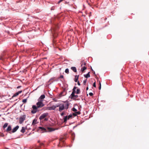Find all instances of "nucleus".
<instances>
[{"mask_svg":"<svg viewBox=\"0 0 149 149\" xmlns=\"http://www.w3.org/2000/svg\"><path fill=\"white\" fill-rule=\"evenodd\" d=\"M79 75H76L75 76L74 81L75 82H77L78 81Z\"/></svg>","mask_w":149,"mask_h":149,"instance_id":"nucleus-17","label":"nucleus"},{"mask_svg":"<svg viewBox=\"0 0 149 149\" xmlns=\"http://www.w3.org/2000/svg\"><path fill=\"white\" fill-rule=\"evenodd\" d=\"M63 119L64 120L63 122L64 123H66V122H67V120H68V116H65L63 118Z\"/></svg>","mask_w":149,"mask_h":149,"instance_id":"nucleus-15","label":"nucleus"},{"mask_svg":"<svg viewBox=\"0 0 149 149\" xmlns=\"http://www.w3.org/2000/svg\"><path fill=\"white\" fill-rule=\"evenodd\" d=\"M32 108L33 110L31 111V113L33 114H34L36 113L37 111H38V108L37 106L35 105L32 106Z\"/></svg>","mask_w":149,"mask_h":149,"instance_id":"nucleus-4","label":"nucleus"},{"mask_svg":"<svg viewBox=\"0 0 149 149\" xmlns=\"http://www.w3.org/2000/svg\"><path fill=\"white\" fill-rule=\"evenodd\" d=\"M27 98L26 99H25L23 100L22 102L24 103H26L27 102Z\"/></svg>","mask_w":149,"mask_h":149,"instance_id":"nucleus-24","label":"nucleus"},{"mask_svg":"<svg viewBox=\"0 0 149 149\" xmlns=\"http://www.w3.org/2000/svg\"><path fill=\"white\" fill-rule=\"evenodd\" d=\"M26 128L24 127H22V129L21 130V132L24 133L25 132Z\"/></svg>","mask_w":149,"mask_h":149,"instance_id":"nucleus-14","label":"nucleus"},{"mask_svg":"<svg viewBox=\"0 0 149 149\" xmlns=\"http://www.w3.org/2000/svg\"><path fill=\"white\" fill-rule=\"evenodd\" d=\"M3 58H2V57H0V60H3Z\"/></svg>","mask_w":149,"mask_h":149,"instance_id":"nucleus-47","label":"nucleus"},{"mask_svg":"<svg viewBox=\"0 0 149 149\" xmlns=\"http://www.w3.org/2000/svg\"><path fill=\"white\" fill-rule=\"evenodd\" d=\"M72 115L73 116H75L77 115V114H76V113L75 112L74 113H73Z\"/></svg>","mask_w":149,"mask_h":149,"instance_id":"nucleus-36","label":"nucleus"},{"mask_svg":"<svg viewBox=\"0 0 149 149\" xmlns=\"http://www.w3.org/2000/svg\"><path fill=\"white\" fill-rule=\"evenodd\" d=\"M69 105V103L68 102H67L65 104H60L59 107V111L60 112H61L63 109L67 110L68 108Z\"/></svg>","mask_w":149,"mask_h":149,"instance_id":"nucleus-1","label":"nucleus"},{"mask_svg":"<svg viewBox=\"0 0 149 149\" xmlns=\"http://www.w3.org/2000/svg\"><path fill=\"white\" fill-rule=\"evenodd\" d=\"M40 146H44V144L43 143H41L40 144Z\"/></svg>","mask_w":149,"mask_h":149,"instance_id":"nucleus-37","label":"nucleus"},{"mask_svg":"<svg viewBox=\"0 0 149 149\" xmlns=\"http://www.w3.org/2000/svg\"><path fill=\"white\" fill-rule=\"evenodd\" d=\"M65 72L66 73H68L69 72V69L68 68L66 69L65 70Z\"/></svg>","mask_w":149,"mask_h":149,"instance_id":"nucleus-26","label":"nucleus"},{"mask_svg":"<svg viewBox=\"0 0 149 149\" xmlns=\"http://www.w3.org/2000/svg\"><path fill=\"white\" fill-rule=\"evenodd\" d=\"M101 83L100 82V81H99V89L100 90L101 89Z\"/></svg>","mask_w":149,"mask_h":149,"instance_id":"nucleus-29","label":"nucleus"},{"mask_svg":"<svg viewBox=\"0 0 149 149\" xmlns=\"http://www.w3.org/2000/svg\"><path fill=\"white\" fill-rule=\"evenodd\" d=\"M90 72H89L87 74L84 75V76L86 78H88L90 77V74H89Z\"/></svg>","mask_w":149,"mask_h":149,"instance_id":"nucleus-13","label":"nucleus"},{"mask_svg":"<svg viewBox=\"0 0 149 149\" xmlns=\"http://www.w3.org/2000/svg\"><path fill=\"white\" fill-rule=\"evenodd\" d=\"M38 101L36 104V105L38 108H40L44 107L45 104L42 102L43 100Z\"/></svg>","mask_w":149,"mask_h":149,"instance_id":"nucleus-3","label":"nucleus"},{"mask_svg":"<svg viewBox=\"0 0 149 149\" xmlns=\"http://www.w3.org/2000/svg\"><path fill=\"white\" fill-rule=\"evenodd\" d=\"M75 113H76V114H77V115H79L81 114V112L79 111H77Z\"/></svg>","mask_w":149,"mask_h":149,"instance_id":"nucleus-31","label":"nucleus"},{"mask_svg":"<svg viewBox=\"0 0 149 149\" xmlns=\"http://www.w3.org/2000/svg\"><path fill=\"white\" fill-rule=\"evenodd\" d=\"M62 93H61L60 94V95H62Z\"/></svg>","mask_w":149,"mask_h":149,"instance_id":"nucleus-49","label":"nucleus"},{"mask_svg":"<svg viewBox=\"0 0 149 149\" xmlns=\"http://www.w3.org/2000/svg\"><path fill=\"white\" fill-rule=\"evenodd\" d=\"M38 128L39 129L41 130V131H45V132L48 131L50 132L54 131L55 130V129L49 127H48L47 128V130H46V129L45 128L43 127L40 126Z\"/></svg>","mask_w":149,"mask_h":149,"instance_id":"nucleus-2","label":"nucleus"},{"mask_svg":"<svg viewBox=\"0 0 149 149\" xmlns=\"http://www.w3.org/2000/svg\"><path fill=\"white\" fill-rule=\"evenodd\" d=\"M86 81H87L86 79H85L83 81V84L84 85H85L86 84Z\"/></svg>","mask_w":149,"mask_h":149,"instance_id":"nucleus-30","label":"nucleus"},{"mask_svg":"<svg viewBox=\"0 0 149 149\" xmlns=\"http://www.w3.org/2000/svg\"><path fill=\"white\" fill-rule=\"evenodd\" d=\"M62 1H61V0H60L58 2V3H60Z\"/></svg>","mask_w":149,"mask_h":149,"instance_id":"nucleus-46","label":"nucleus"},{"mask_svg":"<svg viewBox=\"0 0 149 149\" xmlns=\"http://www.w3.org/2000/svg\"><path fill=\"white\" fill-rule=\"evenodd\" d=\"M54 79H55L54 77L52 78L49 79V81H50L52 80H54Z\"/></svg>","mask_w":149,"mask_h":149,"instance_id":"nucleus-38","label":"nucleus"},{"mask_svg":"<svg viewBox=\"0 0 149 149\" xmlns=\"http://www.w3.org/2000/svg\"><path fill=\"white\" fill-rule=\"evenodd\" d=\"M53 100H54V101H55V102H56L57 101V100L55 99V98H54L53 99Z\"/></svg>","mask_w":149,"mask_h":149,"instance_id":"nucleus-45","label":"nucleus"},{"mask_svg":"<svg viewBox=\"0 0 149 149\" xmlns=\"http://www.w3.org/2000/svg\"><path fill=\"white\" fill-rule=\"evenodd\" d=\"M63 0H61V1H62Z\"/></svg>","mask_w":149,"mask_h":149,"instance_id":"nucleus-50","label":"nucleus"},{"mask_svg":"<svg viewBox=\"0 0 149 149\" xmlns=\"http://www.w3.org/2000/svg\"><path fill=\"white\" fill-rule=\"evenodd\" d=\"M55 108L54 105H53L52 106L49 107H44L42 108V110H54L55 109Z\"/></svg>","mask_w":149,"mask_h":149,"instance_id":"nucleus-5","label":"nucleus"},{"mask_svg":"<svg viewBox=\"0 0 149 149\" xmlns=\"http://www.w3.org/2000/svg\"><path fill=\"white\" fill-rule=\"evenodd\" d=\"M26 118V116L25 115L21 116L19 119V122L20 124H22L25 120Z\"/></svg>","mask_w":149,"mask_h":149,"instance_id":"nucleus-6","label":"nucleus"},{"mask_svg":"<svg viewBox=\"0 0 149 149\" xmlns=\"http://www.w3.org/2000/svg\"><path fill=\"white\" fill-rule=\"evenodd\" d=\"M48 113L47 112L42 114L39 117V119L40 120H41L45 118L48 116Z\"/></svg>","mask_w":149,"mask_h":149,"instance_id":"nucleus-7","label":"nucleus"},{"mask_svg":"<svg viewBox=\"0 0 149 149\" xmlns=\"http://www.w3.org/2000/svg\"><path fill=\"white\" fill-rule=\"evenodd\" d=\"M44 119H45V121H47L48 120V118H45Z\"/></svg>","mask_w":149,"mask_h":149,"instance_id":"nucleus-43","label":"nucleus"},{"mask_svg":"<svg viewBox=\"0 0 149 149\" xmlns=\"http://www.w3.org/2000/svg\"><path fill=\"white\" fill-rule=\"evenodd\" d=\"M77 87H76L75 86H74L72 89L75 90L77 88Z\"/></svg>","mask_w":149,"mask_h":149,"instance_id":"nucleus-41","label":"nucleus"},{"mask_svg":"<svg viewBox=\"0 0 149 149\" xmlns=\"http://www.w3.org/2000/svg\"><path fill=\"white\" fill-rule=\"evenodd\" d=\"M91 70H92V71H93V73L94 74H95V72L94 71V70H93V69H92V68H91Z\"/></svg>","mask_w":149,"mask_h":149,"instance_id":"nucleus-42","label":"nucleus"},{"mask_svg":"<svg viewBox=\"0 0 149 149\" xmlns=\"http://www.w3.org/2000/svg\"><path fill=\"white\" fill-rule=\"evenodd\" d=\"M89 95L91 96H92L93 95V94L92 93L90 92L89 93Z\"/></svg>","mask_w":149,"mask_h":149,"instance_id":"nucleus-33","label":"nucleus"},{"mask_svg":"<svg viewBox=\"0 0 149 149\" xmlns=\"http://www.w3.org/2000/svg\"><path fill=\"white\" fill-rule=\"evenodd\" d=\"M55 9V7L53 6L51 8V10H54Z\"/></svg>","mask_w":149,"mask_h":149,"instance_id":"nucleus-34","label":"nucleus"},{"mask_svg":"<svg viewBox=\"0 0 149 149\" xmlns=\"http://www.w3.org/2000/svg\"><path fill=\"white\" fill-rule=\"evenodd\" d=\"M21 87V86H18L17 87V88H19Z\"/></svg>","mask_w":149,"mask_h":149,"instance_id":"nucleus-44","label":"nucleus"},{"mask_svg":"<svg viewBox=\"0 0 149 149\" xmlns=\"http://www.w3.org/2000/svg\"><path fill=\"white\" fill-rule=\"evenodd\" d=\"M78 97V95H75V94H74L72 95H70L69 96V98L73 100H75Z\"/></svg>","mask_w":149,"mask_h":149,"instance_id":"nucleus-8","label":"nucleus"},{"mask_svg":"<svg viewBox=\"0 0 149 149\" xmlns=\"http://www.w3.org/2000/svg\"><path fill=\"white\" fill-rule=\"evenodd\" d=\"M63 78V75H61L60 77L58 78L59 79Z\"/></svg>","mask_w":149,"mask_h":149,"instance_id":"nucleus-32","label":"nucleus"},{"mask_svg":"<svg viewBox=\"0 0 149 149\" xmlns=\"http://www.w3.org/2000/svg\"><path fill=\"white\" fill-rule=\"evenodd\" d=\"M81 63V66H82H82L83 65H85L86 64V63L85 62H84V61H82Z\"/></svg>","mask_w":149,"mask_h":149,"instance_id":"nucleus-23","label":"nucleus"},{"mask_svg":"<svg viewBox=\"0 0 149 149\" xmlns=\"http://www.w3.org/2000/svg\"><path fill=\"white\" fill-rule=\"evenodd\" d=\"M64 112H62V113L61 114V116H63V115H64Z\"/></svg>","mask_w":149,"mask_h":149,"instance_id":"nucleus-39","label":"nucleus"},{"mask_svg":"<svg viewBox=\"0 0 149 149\" xmlns=\"http://www.w3.org/2000/svg\"><path fill=\"white\" fill-rule=\"evenodd\" d=\"M87 69V68L85 66H84L82 67L81 69V71L82 72H84V71Z\"/></svg>","mask_w":149,"mask_h":149,"instance_id":"nucleus-18","label":"nucleus"},{"mask_svg":"<svg viewBox=\"0 0 149 149\" xmlns=\"http://www.w3.org/2000/svg\"><path fill=\"white\" fill-rule=\"evenodd\" d=\"M22 91H18L17 92H16L15 94H14L13 95V97H15L17 95H18L19 94L22 93Z\"/></svg>","mask_w":149,"mask_h":149,"instance_id":"nucleus-10","label":"nucleus"},{"mask_svg":"<svg viewBox=\"0 0 149 149\" xmlns=\"http://www.w3.org/2000/svg\"><path fill=\"white\" fill-rule=\"evenodd\" d=\"M71 69L74 71V72H77V69L75 67H71Z\"/></svg>","mask_w":149,"mask_h":149,"instance_id":"nucleus-16","label":"nucleus"},{"mask_svg":"<svg viewBox=\"0 0 149 149\" xmlns=\"http://www.w3.org/2000/svg\"><path fill=\"white\" fill-rule=\"evenodd\" d=\"M54 106L55 109H56L57 107H59L60 106V104H58Z\"/></svg>","mask_w":149,"mask_h":149,"instance_id":"nucleus-25","label":"nucleus"},{"mask_svg":"<svg viewBox=\"0 0 149 149\" xmlns=\"http://www.w3.org/2000/svg\"><path fill=\"white\" fill-rule=\"evenodd\" d=\"M8 123H6L4 124L3 126V128L4 129H5L8 126Z\"/></svg>","mask_w":149,"mask_h":149,"instance_id":"nucleus-20","label":"nucleus"},{"mask_svg":"<svg viewBox=\"0 0 149 149\" xmlns=\"http://www.w3.org/2000/svg\"><path fill=\"white\" fill-rule=\"evenodd\" d=\"M37 123V120L35 119H34L32 123V125H35Z\"/></svg>","mask_w":149,"mask_h":149,"instance_id":"nucleus-19","label":"nucleus"},{"mask_svg":"<svg viewBox=\"0 0 149 149\" xmlns=\"http://www.w3.org/2000/svg\"><path fill=\"white\" fill-rule=\"evenodd\" d=\"M11 129L12 127L11 125H8L6 131V132H8L11 130Z\"/></svg>","mask_w":149,"mask_h":149,"instance_id":"nucleus-11","label":"nucleus"},{"mask_svg":"<svg viewBox=\"0 0 149 149\" xmlns=\"http://www.w3.org/2000/svg\"><path fill=\"white\" fill-rule=\"evenodd\" d=\"M72 114L69 115L68 116V120L70 118H72Z\"/></svg>","mask_w":149,"mask_h":149,"instance_id":"nucleus-28","label":"nucleus"},{"mask_svg":"<svg viewBox=\"0 0 149 149\" xmlns=\"http://www.w3.org/2000/svg\"><path fill=\"white\" fill-rule=\"evenodd\" d=\"M77 82V84L78 85L80 86V84L79 82V81H78Z\"/></svg>","mask_w":149,"mask_h":149,"instance_id":"nucleus-40","label":"nucleus"},{"mask_svg":"<svg viewBox=\"0 0 149 149\" xmlns=\"http://www.w3.org/2000/svg\"><path fill=\"white\" fill-rule=\"evenodd\" d=\"M45 97V95H41L38 99V100H41V99H43Z\"/></svg>","mask_w":149,"mask_h":149,"instance_id":"nucleus-12","label":"nucleus"},{"mask_svg":"<svg viewBox=\"0 0 149 149\" xmlns=\"http://www.w3.org/2000/svg\"><path fill=\"white\" fill-rule=\"evenodd\" d=\"M76 93L77 94H79L80 93V91L79 89H77L76 91Z\"/></svg>","mask_w":149,"mask_h":149,"instance_id":"nucleus-22","label":"nucleus"},{"mask_svg":"<svg viewBox=\"0 0 149 149\" xmlns=\"http://www.w3.org/2000/svg\"><path fill=\"white\" fill-rule=\"evenodd\" d=\"M88 87H87L86 88V90L87 91L88 90Z\"/></svg>","mask_w":149,"mask_h":149,"instance_id":"nucleus-48","label":"nucleus"},{"mask_svg":"<svg viewBox=\"0 0 149 149\" xmlns=\"http://www.w3.org/2000/svg\"><path fill=\"white\" fill-rule=\"evenodd\" d=\"M76 92V90L72 89V91L71 94L70 95H72L75 94V93Z\"/></svg>","mask_w":149,"mask_h":149,"instance_id":"nucleus-21","label":"nucleus"},{"mask_svg":"<svg viewBox=\"0 0 149 149\" xmlns=\"http://www.w3.org/2000/svg\"><path fill=\"white\" fill-rule=\"evenodd\" d=\"M93 86H94L95 87H96V86L95 82L93 83Z\"/></svg>","mask_w":149,"mask_h":149,"instance_id":"nucleus-35","label":"nucleus"},{"mask_svg":"<svg viewBox=\"0 0 149 149\" xmlns=\"http://www.w3.org/2000/svg\"><path fill=\"white\" fill-rule=\"evenodd\" d=\"M72 110L75 112L77 111V109L74 107L72 108Z\"/></svg>","mask_w":149,"mask_h":149,"instance_id":"nucleus-27","label":"nucleus"},{"mask_svg":"<svg viewBox=\"0 0 149 149\" xmlns=\"http://www.w3.org/2000/svg\"><path fill=\"white\" fill-rule=\"evenodd\" d=\"M19 126L18 125H17L12 130V132L13 133H14L16 132L17 130L19 129Z\"/></svg>","mask_w":149,"mask_h":149,"instance_id":"nucleus-9","label":"nucleus"}]
</instances>
